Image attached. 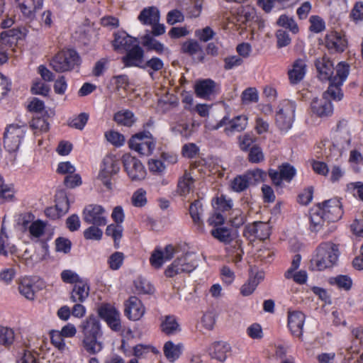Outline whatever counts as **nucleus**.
Segmentation results:
<instances>
[{"mask_svg": "<svg viewBox=\"0 0 363 363\" xmlns=\"http://www.w3.org/2000/svg\"><path fill=\"white\" fill-rule=\"evenodd\" d=\"M21 32L19 29L13 28L5 30L0 34V41L6 46H11L16 43L18 38H21Z\"/></svg>", "mask_w": 363, "mask_h": 363, "instance_id": "nucleus-44", "label": "nucleus"}, {"mask_svg": "<svg viewBox=\"0 0 363 363\" xmlns=\"http://www.w3.org/2000/svg\"><path fill=\"white\" fill-rule=\"evenodd\" d=\"M131 203L137 208L145 206L147 203V191L143 188L138 189L132 195Z\"/></svg>", "mask_w": 363, "mask_h": 363, "instance_id": "nucleus-48", "label": "nucleus"}, {"mask_svg": "<svg viewBox=\"0 0 363 363\" xmlns=\"http://www.w3.org/2000/svg\"><path fill=\"white\" fill-rule=\"evenodd\" d=\"M136 39L128 35L125 32H118L114 35L112 45L115 50L127 51L134 45Z\"/></svg>", "mask_w": 363, "mask_h": 363, "instance_id": "nucleus-29", "label": "nucleus"}, {"mask_svg": "<svg viewBox=\"0 0 363 363\" xmlns=\"http://www.w3.org/2000/svg\"><path fill=\"white\" fill-rule=\"evenodd\" d=\"M259 284L257 277H250L248 280L241 286L240 293L244 296L251 295L256 289Z\"/></svg>", "mask_w": 363, "mask_h": 363, "instance_id": "nucleus-54", "label": "nucleus"}, {"mask_svg": "<svg viewBox=\"0 0 363 363\" xmlns=\"http://www.w3.org/2000/svg\"><path fill=\"white\" fill-rule=\"evenodd\" d=\"M129 147L141 155H150L155 149L156 140L150 131L143 130L133 135Z\"/></svg>", "mask_w": 363, "mask_h": 363, "instance_id": "nucleus-7", "label": "nucleus"}, {"mask_svg": "<svg viewBox=\"0 0 363 363\" xmlns=\"http://www.w3.org/2000/svg\"><path fill=\"white\" fill-rule=\"evenodd\" d=\"M203 212V203L201 200H195L189 207V213L197 230L200 232L204 231V225L201 219Z\"/></svg>", "mask_w": 363, "mask_h": 363, "instance_id": "nucleus-31", "label": "nucleus"}, {"mask_svg": "<svg viewBox=\"0 0 363 363\" xmlns=\"http://www.w3.org/2000/svg\"><path fill=\"white\" fill-rule=\"evenodd\" d=\"M277 25L289 30L293 34H297L299 32V28L293 16L286 14H281L276 22Z\"/></svg>", "mask_w": 363, "mask_h": 363, "instance_id": "nucleus-40", "label": "nucleus"}, {"mask_svg": "<svg viewBox=\"0 0 363 363\" xmlns=\"http://www.w3.org/2000/svg\"><path fill=\"white\" fill-rule=\"evenodd\" d=\"M61 279L65 283L78 284L84 279L81 278L75 272L70 269H65L61 272Z\"/></svg>", "mask_w": 363, "mask_h": 363, "instance_id": "nucleus-61", "label": "nucleus"}, {"mask_svg": "<svg viewBox=\"0 0 363 363\" xmlns=\"http://www.w3.org/2000/svg\"><path fill=\"white\" fill-rule=\"evenodd\" d=\"M251 184L246 177V174L236 177L231 183V187L236 192H241L245 190Z\"/></svg>", "mask_w": 363, "mask_h": 363, "instance_id": "nucleus-51", "label": "nucleus"}, {"mask_svg": "<svg viewBox=\"0 0 363 363\" xmlns=\"http://www.w3.org/2000/svg\"><path fill=\"white\" fill-rule=\"evenodd\" d=\"M196 95L203 99H208L216 92V84L211 79L199 80L194 85Z\"/></svg>", "mask_w": 363, "mask_h": 363, "instance_id": "nucleus-23", "label": "nucleus"}, {"mask_svg": "<svg viewBox=\"0 0 363 363\" xmlns=\"http://www.w3.org/2000/svg\"><path fill=\"white\" fill-rule=\"evenodd\" d=\"M347 187L354 197L363 202V182H350L347 185Z\"/></svg>", "mask_w": 363, "mask_h": 363, "instance_id": "nucleus-64", "label": "nucleus"}, {"mask_svg": "<svg viewBox=\"0 0 363 363\" xmlns=\"http://www.w3.org/2000/svg\"><path fill=\"white\" fill-rule=\"evenodd\" d=\"M15 340L14 330L9 327L0 325V345L11 347Z\"/></svg>", "mask_w": 363, "mask_h": 363, "instance_id": "nucleus-45", "label": "nucleus"}, {"mask_svg": "<svg viewBox=\"0 0 363 363\" xmlns=\"http://www.w3.org/2000/svg\"><path fill=\"white\" fill-rule=\"evenodd\" d=\"M79 62L78 53L74 50L68 49L58 52L51 60L50 66L55 72L61 73L72 70Z\"/></svg>", "mask_w": 363, "mask_h": 363, "instance_id": "nucleus-4", "label": "nucleus"}, {"mask_svg": "<svg viewBox=\"0 0 363 363\" xmlns=\"http://www.w3.org/2000/svg\"><path fill=\"white\" fill-rule=\"evenodd\" d=\"M145 307L136 296L130 297L125 303L124 313L132 321L140 320L145 313Z\"/></svg>", "mask_w": 363, "mask_h": 363, "instance_id": "nucleus-16", "label": "nucleus"}, {"mask_svg": "<svg viewBox=\"0 0 363 363\" xmlns=\"http://www.w3.org/2000/svg\"><path fill=\"white\" fill-rule=\"evenodd\" d=\"M162 331L167 335H172L179 330V325L173 315H167L161 323Z\"/></svg>", "mask_w": 363, "mask_h": 363, "instance_id": "nucleus-46", "label": "nucleus"}, {"mask_svg": "<svg viewBox=\"0 0 363 363\" xmlns=\"http://www.w3.org/2000/svg\"><path fill=\"white\" fill-rule=\"evenodd\" d=\"M82 333L84 337L102 336L100 323L94 316H89L82 324Z\"/></svg>", "mask_w": 363, "mask_h": 363, "instance_id": "nucleus-32", "label": "nucleus"}, {"mask_svg": "<svg viewBox=\"0 0 363 363\" xmlns=\"http://www.w3.org/2000/svg\"><path fill=\"white\" fill-rule=\"evenodd\" d=\"M277 47L278 48H285L291 43V38L286 30L279 29L276 32Z\"/></svg>", "mask_w": 363, "mask_h": 363, "instance_id": "nucleus-62", "label": "nucleus"}, {"mask_svg": "<svg viewBox=\"0 0 363 363\" xmlns=\"http://www.w3.org/2000/svg\"><path fill=\"white\" fill-rule=\"evenodd\" d=\"M89 284L87 279L80 281L74 285L72 290L70 299L74 303L84 302L89 295Z\"/></svg>", "mask_w": 363, "mask_h": 363, "instance_id": "nucleus-27", "label": "nucleus"}, {"mask_svg": "<svg viewBox=\"0 0 363 363\" xmlns=\"http://www.w3.org/2000/svg\"><path fill=\"white\" fill-rule=\"evenodd\" d=\"M328 282L332 286H337L340 290L350 291L352 287V279L348 275L340 274L330 277Z\"/></svg>", "mask_w": 363, "mask_h": 363, "instance_id": "nucleus-37", "label": "nucleus"}, {"mask_svg": "<svg viewBox=\"0 0 363 363\" xmlns=\"http://www.w3.org/2000/svg\"><path fill=\"white\" fill-rule=\"evenodd\" d=\"M167 261L163 251L159 248L154 250L150 257L151 266L156 269H160Z\"/></svg>", "mask_w": 363, "mask_h": 363, "instance_id": "nucleus-49", "label": "nucleus"}, {"mask_svg": "<svg viewBox=\"0 0 363 363\" xmlns=\"http://www.w3.org/2000/svg\"><path fill=\"white\" fill-rule=\"evenodd\" d=\"M350 67L346 62H340L336 65V74L335 77L329 81V86L323 94L324 97L332 99L335 101H340L343 97V92L341 86L346 81L350 74Z\"/></svg>", "mask_w": 363, "mask_h": 363, "instance_id": "nucleus-3", "label": "nucleus"}, {"mask_svg": "<svg viewBox=\"0 0 363 363\" xmlns=\"http://www.w3.org/2000/svg\"><path fill=\"white\" fill-rule=\"evenodd\" d=\"M124 254L121 252H115L108 259V264L111 269L118 270L124 262Z\"/></svg>", "mask_w": 363, "mask_h": 363, "instance_id": "nucleus-52", "label": "nucleus"}, {"mask_svg": "<svg viewBox=\"0 0 363 363\" xmlns=\"http://www.w3.org/2000/svg\"><path fill=\"white\" fill-rule=\"evenodd\" d=\"M247 117L245 115H240L232 119H230L228 116H224L216 125H211L208 128L211 130H216L226 125L224 132L227 135L230 136L235 132L244 130L247 125Z\"/></svg>", "mask_w": 363, "mask_h": 363, "instance_id": "nucleus-10", "label": "nucleus"}, {"mask_svg": "<svg viewBox=\"0 0 363 363\" xmlns=\"http://www.w3.org/2000/svg\"><path fill=\"white\" fill-rule=\"evenodd\" d=\"M98 313L112 330L115 332L121 330V314L114 306L110 304H104L99 308Z\"/></svg>", "mask_w": 363, "mask_h": 363, "instance_id": "nucleus-14", "label": "nucleus"}, {"mask_svg": "<svg viewBox=\"0 0 363 363\" xmlns=\"http://www.w3.org/2000/svg\"><path fill=\"white\" fill-rule=\"evenodd\" d=\"M122 162L125 172L132 181H141L145 178L146 170L140 160L130 154H125Z\"/></svg>", "mask_w": 363, "mask_h": 363, "instance_id": "nucleus-11", "label": "nucleus"}, {"mask_svg": "<svg viewBox=\"0 0 363 363\" xmlns=\"http://www.w3.org/2000/svg\"><path fill=\"white\" fill-rule=\"evenodd\" d=\"M305 319L304 313L301 311L289 312L287 325L293 336L298 338L302 337Z\"/></svg>", "mask_w": 363, "mask_h": 363, "instance_id": "nucleus-22", "label": "nucleus"}, {"mask_svg": "<svg viewBox=\"0 0 363 363\" xmlns=\"http://www.w3.org/2000/svg\"><path fill=\"white\" fill-rule=\"evenodd\" d=\"M18 291L26 299L33 300L36 293L34 280L29 277L21 278L18 281Z\"/></svg>", "mask_w": 363, "mask_h": 363, "instance_id": "nucleus-30", "label": "nucleus"}, {"mask_svg": "<svg viewBox=\"0 0 363 363\" xmlns=\"http://www.w3.org/2000/svg\"><path fill=\"white\" fill-rule=\"evenodd\" d=\"M194 179L188 171H185L184 174L179 178L177 184V192L181 196H186L190 192L193 186Z\"/></svg>", "mask_w": 363, "mask_h": 363, "instance_id": "nucleus-36", "label": "nucleus"}, {"mask_svg": "<svg viewBox=\"0 0 363 363\" xmlns=\"http://www.w3.org/2000/svg\"><path fill=\"white\" fill-rule=\"evenodd\" d=\"M343 213L342 203L337 198L319 203L310 209V229L313 232H318L325 222H336Z\"/></svg>", "mask_w": 363, "mask_h": 363, "instance_id": "nucleus-1", "label": "nucleus"}, {"mask_svg": "<svg viewBox=\"0 0 363 363\" xmlns=\"http://www.w3.org/2000/svg\"><path fill=\"white\" fill-rule=\"evenodd\" d=\"M83 219L85 223L98 226L107 224V213L104 208L97 204H90L83 210Z\"/></svg>", "mask_w": 363, "mask_h": 363, "instance_id": "nucleus-12", "label": "nucleus"}, {"mask_svg": "<svg viewBox=\"0 0 363 363\" xmlns=\"http://www.w3.org/2000/svg\"><path fill=\"white\" fill-rule=\"evenodd\" d=\"M184 349L182 343L174 344L172 341H167L163 347V352L165 357L171 362H175L181 356Z\"/></svg>", "mask_w": 363, "mask_h": 363, "instance_id": "nucleus-33", "label": "nucleus"}, {"mask_svg": "<svg viewBox=\"0 0 363 363\" xmlns=\"http://www.w3.org/2000/svg\"><path fill=\"white\" fill-rule=\"evenodd\" d=\"M182 50L184 53H187L190 55H194L200 53L199 60L203 62L204 60L203 51L199 43L194 40H189L184 42L182 45Z\"/></svg>", "mask_w": 363, "mask_h": 363, "instance_id": "nucleus-39", "label": "nucleus"}, {"mask_svg": "<svg viewBox=\"0 0 363 363\" xmlns=\"http://www.w3.org/2000/svg\"><path fill=\"white\" fill-rule=\"evenodd\" d=\"M138 20L143 26H151L160 22V12L156 6L144 8L138 16Z\"/></svg>", "mask_w": 363, "mask_h": 363, "instance_id": "nucleus-26", "label": "nucleus"}, {"mask_svg": "<svg viewBox=\"0 0 363 363\" xmlns=\"http://www.w3.org/2000/svg\"><path fill=\"white\" fill-rule=\"evenodd\" d=\"M46 225V223L41 220H36L33 222V224L29 226V229L27 230L29 233V238L33 241H38L44 235Z\"/></svg>", "mask_w": 363, "mask_h": 363, "instance_id": "nucleus-38", "label": "nucleus"}, {"mask_svg": "<svg viewBox=\"0 0 363 363\" xmlns=\"http://www.w3.org/2000/svg\"><path fill=\"white\" fill-rule=\"evenodd\" d=\"M324 45L330 53H342L347 49L348 41L345 33L333 30L325 35Z\"/></svg>", "mask_w": 363, "mask_h": 363, "instance_id": "nucleus-13", "label": "nucleus"}, {"mask_svg": "<svg viewBox=\"0 0 363 363\" xmlns=\"http://www.w3.org/2000/svg\"><path fill=\"white\" fill-rule=\"evenodd\" d=\"M106 140L116 147H121L125 143V137L120 133L114 130L108 131L105 133Z\"/></svg>", "mask_w": 363, "mask_h": 363, "instance_id": "nucleus-56", "label": "nucleus"}, {"mask_svg": "<svg viewBox=\"0 0 363 363\" xmlns=\"http://www.w3.org/2000/svg\"><path fill=\"white\" fill-rule=\"evenodd\" d=\"M33 4H34V0H24L22 3L19 4L21 11L26 18L30 20H33L35 17V11L33 9Z\"/></svg>", "mask_w": 363, "mask_h": 363, "instance_id": "nucleus-58", "label": "nucleus"}, {"mask_svg": "<svg viewBox=\"0 0 363 363\" xmlns=\"http://www.w3.org/2000/svg\"><path fill=\"white\" fill-rule=\"evenodd\" d=\"M27 132L26 125L11 124L7 126L4 133V147L9 152L18 150Z\"/></svg>", "mask_w": 363, "mask_h": 363, "instance_id": "nucleus-8", "label": "nucleus"}, {"mask_svg": "<svg viewBox=\"0 0 363 363\" xmlns=\"http://www.w3.org/2000/svg\"><path fill=\"white\" fill-rule=\"evenodd\" d=\"M315 67L317 71V77L322 82H329L335 77L333 62L328 57H318L315 61Z\"/></svg>", "mask_w": 363, "mask_h": 363, "instance_id": "nucleus-15", "label": "nucleus"}, {"mask_svg": "<svg viewBox=\"0 0 363 363\" xmlns=\"http://www.w3.org/2000/svg\"><path fill=\"white\" fill-rule=\"evenodd\" d=\"M123 228L121 225L110 224L106 227V235L111 237L115 243V246L118 247L120 240L123 236Z\"/></svg>", "mask_w": 363, "mask_h": 363, "instance_id": "nucleus-47", "label": "nucleus"}, {"mask_svg": "<svg viewBox=\"0 0 363 363\" xmlns=\"http://www.w3.org/2000/svg\"><path fill=\"white\" fill-rule=\"evenodd\" d=\"M311 109L313 113L320 118L328 117L333 113V106L327 97L315 99L311 103Z\"/></svg>", "mask_w": 363, "mask_h": 363, "instance_id": "nucleus-24", "label": "nucleus"}, {"mask_svg": "<svg viewBox=\"0 0 363 363\" xmlns=\"http://www.w3.org/2000/svg\"><path fill=\"white\" fill-rule=\"evenodd\" d=\"M301 261L300 254H296L292 259L290 267L285 272L284 277L286 279H293V281L298 284H304L308 279V274L305 270L296 272L299 268Z\"/></svg>", "mask_w": 363, "mask_h": 363, "instance_id": "nucleus-17", "label": "nucleus"}, {"mask_svg": "<svg viewBox=\"0 0 363 363\" xmlns=\"http://www.w3.org/2000/svg\"><path fill=\"white\" fill-rule=\"evenodd\" d=\"M141 43L147 50L155 51L159 55L169 53L168 48L149 33L141 38Z\"/></svg>", "mask_w": 363, "mask_h": 363, "instance_id": "nucleus-28", "label": "nucleus"}, {"mask_svg": "<svg viewBox=\"0 0 363 363\" xmlns=\"http://www.w3.org/2000/svg\"><path fill=\"white\" fill-rule=\"evenodd\" d=\"M306 72L307 65L306 58L296 59L287 72L290 84L293 86L298 84L304 79Z\"/></svg>", "mask_w": 363, "mask_h": 363, "instance_id": "nucleus-18", "label": "nucleus"}, {"mask_svg": "<svg viewBox=\"0 0 363 363\" xmlns=\"http://www.w3.org/2000/svg\"><path fill=\"white\" fill-rule=\"evenodd\" d=\"M194 35L200 41L208 42L214 38L216 33L211 27L206 26L202 29L196 30Z\"/></svg>", "mask_w": 363, "mask_h": 363, "instance_id": "nucleus-59", "label": "nucleus"}, {"mask_svg": "<svg viewBox=\"0 0 363 363\" xmlns=\"http://www.w3.org/2000/svg\"><path fill=\"white\" fill-rule=\"evenodd\" d=\"M98 225L89 227L84 231V237L86 240H100L103 235V231L98 228Z\"/></svg>", "mask_w": 363, "mask_h": 363, "instance_id": "nucleus-63", "label": "nucleus"}, {"mask_svg": "<svg viewBox=\"0 0 363 363\" xmlns=\"http://www.w3.org/2000/svg\"><path fill=\"white\" fill-rule=\"evenodd\" d=\"M101 337L102 336L84 337L83 345L85 350L91 354L101 352L104 347Z\"/></svg>", "mask_w": 363, "mask_h": 363, "instance_id": "nucleus-35", "label": "nucleus"}, {"mask_svg": "<svg viewBox=\"0 0 363 363\" xmlns=\"http://www.w3.org/2000/svg\"><path fill=\"white\" fill-rule=\"evenodd\" d=\"M258 99V92L255 88H247L242 94V101L244 104L257 102Z\"/></svg>", "mask_w": 363, "mask_h": 363, "instance_id": "nucleus-60", "label": "nucleus"}, {"mask_svg": "<svg viewBox=\"0 0 363 363\" xmlns=\"http://www.w3.org/2000/svg\"><path fill=\"white\" fill-rule=\"evenodd\" d=\"M193 128V125L189 124L182 118L173 121L170 124V130L174 134H179L186 138L191 135Z\"/></svg>", "mask_w": 363, "mask_h": 363, "instance_id": "nucleus-34", "label": "nucleus"}, {"mask_svg": "<svg viewBox=\"0 0 363 363\" xmlns=\"http://www.w3.org/2000/svg\"><path fill=\"white\" fill-rule=\"evenodd\" d=\"M114 121L120 125L130 127L136 121L134 113L129 110H124L117 112L114 115Z\"/></svg>", "mask_w": 363, "mask_h": 363, "instance_id": "nucleus-42", "label": "nucleus"}, {"mask_svg": "<svg viewBox=\"0 0 363 363\" xmlns=\"http://www.w3.org/2000/svg\"><path fill=\"white\" fill-rule=\"evenodd\" d=\"M244 235L251 240L255 238L264 240L270 235V226L267 223L255 222L245 227Z\"/></svg>", "mask_w": 363, "mask_h": 363, "instance_id": "nucleus-19", "label": "nucleus"}, {"mask_svg": "<svg viewBox=\"0 0 363 363\" xmlns=\"http://www.w3.org/2000/svg\"><path fill=\"white\" fill-rule=\"evenodd\" d=\"M145 52L138 45H134L127 50L126 55L123 57L122 61L125 67H137L143 68Z\"/></svg>", "mask_w": 363, "mask_h": 363, "instance_id": "nucleus-21", "label": "nucleus"}, {"mask_svg": "<svg viewBox=\"0 0 363 363\" xmlns=\"http://www.w3.org/2000/svg\"><path fill=\"white\" fill-rule=\"evenodd\" d=\"M13 184H0V200L3 201H12L15 194Z\"/></svg>", "mask_w": 363, "mask_h": 363, "instance_id": "nucleus-55", "label": "nucleus"}, {"mask_svg": "<svg viewBox=\"0 0 363 363\" xmlns=\"http://www.w3.org/2000/svg\"><path fill=\"white\" fill-rule=\"evenodd\" d=\"M296 104L285 99L279 104L275 116L276 125L281 133L291 128L295 118Z\"/></svg>", "mask_w": 363, "mask_h": 363, "instance_id": "nucleus-6", "label": "nucleus"}, {"mask_svg": "<svg viewBox=\"0 0 363 363\" xmlns=\"http://www.w3.org/2000/svg\"><path fill=\"white\" fill-rule=\"evenodd\" d=\"M230 351L231 347L228 343L218 341L213 343L209 347V355L212 359L223 362L228 358Z\"/></svg>", "mask_w": 363, "mask_h": 363, "instance_id": "nucleus-25", "label": "nucleus"}, {"mask_svg": "<svg viewBox=\"0 0 363 363\" xmlns=\"http://www.w3.org/2000/svg\"><path fill=\"white\" fill-rule=\"evenodd\" d=\"M119 170L120 165L116 157L113 155H106L102 161L98 177L108 189H111V179L119 172Z\"/></svg>", "mask_w": 363, "mask_h": 363, "instance_id": "nucleus-9", "label": "nucleus"}, {"mask_svg": "<svg viewBox=\"0 0 363 363\" xmlns=\"http://www.w3.org/2000/svg\"><path fill=\"white\" fill-rule=\"evenodd\" d=\"M211 235L220 242L225 243H229L232 240L230 231L225 227H217L213 229Z\"/></svg>", "mask_w": 363, "mask_h": 363, "instance_id": "nucleus-50", "label": "nucleus"}, {"mask_svg": "<svg viewBox=\"0 0 363 363\" xmlns=\"http://www.w3.org/2000/svg\"><path fill=\"white\" fill-rule=\"evenodd\" d=\"M340 255L339 245L331 241L320 242L314 250L310 260L312 271H324L337 264Z\"/></svg>", "mask_w": 363, "mask_h": 363, "instance_id": "nucleus-2", "label": "nucleus"}, {"mask_svg": "<svg viewBox=\"0 0 363 363\" xmlns=\"http://www.w3.org/2000/svg\"><path fill=\"white\" fill-rule=\"evenodd\" d=\"M296 174L295 167L288 162H284L279 165L278 170H274L273 182L274 186L281 187L283 182L290 183Z\"/></svg>", "mask_w": 363, "mask_h": 363, "instance_id": "nucleus-20", "label": "nucleus"}, {"mask_svg": "<svg viewBox=\"0 0 363 363\" xmlns=\"http://www.w3.org/2000/svg\"><path fill=\"white\" fill-rule=\"evenodd\" d=\"M309 30L312 33H319L325 29V23L324 20L319 16H311L309 18Z\"/></svg>", "mask_w": 363, "mask_h": 363, "instance_id": "nucleus-53", "label": "nucleus"}, {"mask_svg": "<svg viewBox=\"0 0 363 363\" xmlns=\"http://www.w3.org/2000/svg\"><path fill=\"white\" fill-rule=\"evenodd\" d=\"M199 265V259L194 253H186L178 257L164 271L167 277H174L182 273H190Z\"/></svg>", "mask_w": 363, "mask_h": 363, "instance_id": "nucleus-5", "label": "nucleus"}, {"mask_svg": "<svg viewBox=\"0 0 363 363\" xmlns=\"http://www.w3.org/2000/svg\"><path fill=\"white\" fill-rule=\"evenodd\" d=\"M30 127L34 135H37L48 132L50 125L45 117H33L30 122Z\"/></svg>", "mask_w": 363, "mask_h": 363, "instance_id": "nucleus-43", "label": "nucleus"}, {"mask_svg": "<svg viewBox=\"0 0 363 363\" xmlns=\"http://www.w3.org/2000/svg\"><path fill=\"white\" fill-rule=\"evenodd\" d=\"M89 120V115L86 113H81L78 116L71 118L68 124L70 127L78 130H82Z\"/></svg>", "mask_w": 363, "mask_h": 363, "instance_id": "nucleus-57", "label": "nucleus"}, {"mask_svg": "<svg viewBox=\"0 0 363 363\" xmlns=\"http://www.w3.org/2000/svg\"><path fill=\"white\" fill-rule=\"evenodd\" d=\"M55 208L59 216L67 213L69 209V201L64 191H59L55 194Z\"/></svg>", "mask_w": 363, "mask_h": 363, "instance_id": "nucleus-41", "label": "nucleus"}]
</instances>
